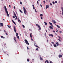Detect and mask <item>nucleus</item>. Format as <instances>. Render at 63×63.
Returning a JSON list of instances; mask_svg holds the SVG:
<instances>
[{
    "mask_svg": "<svg viewBox=\"0 0 63 63\" xmlns=\"http://www.w3.org/2000/svg\"><path fill=\"white\" fill-rule=\"evenodd\" d=\"M18 21L19 23H20V22H21V21H20V20H19V18H18Z\"/></svg>",
    "mask_w": 63,
    "mask_h": 63,
    "instance_id": "nucleus-15",
    "label": "nucleus"
},
{
    "mask_svg": "<svg viewBox=\"0 0 63 63\" xmlns=\"http://www.w3.org/2000/svg\"><path fill=\"white\" fill-rule=\"evenodd\" d=\"M59 32L60 33H62V31H60Z\"/></svg>",
    "mask_w": 63,
    "mask_h": 63,
    "instance_id": "nucleus-45",
    "label": "nucleus"
},
{
    "mask_svg": "<svg viewBox=\"0 0 63 63\" xmlns=\"http://www.w3.org/2000/svg\"><path fill=\"white\" fill-rule=\"evenodd\" d=\"M16 38L15 37H14V41H16Z\"/></svg>",
    "mask_w": 63,
    "mask_h": 63,
    "instance_id": "nucleus-32",
    "label": "nucleus"
},
{
    "mask_svg": "<svg viewBox=\"0 0 63 63\" xmlns=\"http://www.w3.org/2000/svg\"><path fill=\"white\" fill-rule=\"evenodd\" d=\"M50 5H52V3H50Z\"/></svg>",
    "mask_w": 63,
    "mask_h": 63,
    "instance_id": "nucleus-61",
    "label": "nucleus"
},
{
    "mask_svg": "<svg viewBox=\"0 0 63 63\" xmlns=\"http://www.w3.org/2000/svg\"><path fill=\"white\" fill-rule=\"evenodd\" d=\"M0 24L2 27H3V23H0Z\"/></svg>",
    "mask_w": 63,
    "mask_h": 63,
    "instance_id": "nucleus-9",
    "label": "nucleus"
},
{
    "mask_svg": "<svg viewBox=\"0 0 63 63\" xmlns=\"http://www.w3.org/2000/svg\"><path fill=\"white\" fill-rule=\"evenodd\" d=\"M6 43H4V47H5L6 46Z\"/></svg>",
    "mask_w": 63,
    "mask_h": 63,
    "instance_id": "nucleus-26",
    "label": "nucleus"
},
{
    "mask_svg": "<svg viewBox=\"0 0 63 63\" xmlns=\"http://www.w3.org/2000/svg\"><path fill=\"white\" fill-rule=\"evenodd\" d=\"M13 18H15V16H13Z\"/></svg>",
    "mask_w": 63,
    "mask_h": 63,
    "instance_id": "nucleus-51",
    "label": "nucleus"
},
{
    "mask_svg": "<svg viewBox=\"0 0 63 63\" xmlns=\"http://www.w3.org/2000/svg\"><path fill=\"white\" fill-rule=\"evenodd\" d=\"M9 7H10V8H11V5H9Z\"/></svg>",
    "mask_w": 63,
    "mask_h": 63,
    "instance_id": "nucleus-58",
    "label": "nucleus"
},
{
    "mask_svg": "<svg viewBox=\"0 0 63 63\" xmlns=\"http://www.w3.org/2000/svg\"><path fill=\"white\" fill-rule=\"evenodd\" d=\"M20 3L21 5H22V2H21L20 1Z\"/></svg>",
    "mask_w": 63,
    "mask_h": 63,
    "instance_id": "nucleus-46",
    "label": "nucleus"
},
{
    "mask_svg": "<svg viewBox=\"0 0 63 63\" xmlns=\"http://www.w3.org/2000/svg\"><path fill=\"white\" fill-rule=\"evenodd\" d=\"M40 16H43V15L42 14H41L40 15Z\"/></svg>",
    "mask_w": 63,
    "mask_h": 63,
    "instance_id": "nucleus-39",
    "label": "nucleus"
},
{
    "mask_svg": "<svg viewBox=\"0 0 63 63\" xmlns=\"http://www.w3.org/2000/svg\"><path fill=\"white\" fill-rule=\"evenodd\" d=\"M54 47H56L57 46H56V45L54 44Z\"/></svg>",
    "mask_w": 63,
    "mask_h": 63,
    "instance_id": "nucleus-28",
    "label": "nucleus"
},
{
    "mask_svg": "<svg viewBox=\"0 0 63 63\" xmlns=\"http://www.w3.org/2000/svg\"><path fill=\"white\" fill-rule=\"evenodd\" d=\"M35 47H39L38 46L36 45H35Z\"/></svg>",
    "mask_w": 63,
    "mask_h": 63,
    "instance_id": "nucleus-33",
    "label": "nucleus"
},
{
    "mask_svg": "<svg viewBox=\"0 0 63 63\" xmlns=\"http://www.w3.org/2000/svg\"><path fill=\"white\" fill-rule=\"evenodd\" d=\"M1 38H3V36H1Z\"/></svg>",
    "mask_w": 63,
    "mask_h": 63,
    "instance_id": "nucleus-55",
    "label": "nucleus"
},
{
    "mask_svg": "<svg viewBox=\"0 0 63 63\" xmlns=\"http://www.w3.org/2000/svg\"><path fill=\"white\" fill-rule=\"evenodd\" d=\"M43 2H44V3H46V1L44 0L43 1Z\"/></svg>",
    "mask_w": 63,
    "mask_h": 63,
    "instance_id": "nucleus-48",
    "label": "nucleus"
},
{
    "mask_svg": "<svg viewBox=\"0 0 63 63\" xmlns=\"http://www.w3.org/2000/svg\"><path fill=\"white\" fill-rule=\"evenodd\" d=\"M49 5H46V9H47V8H49Z\"/></svg>",
    "mask_w": 63,
    "mask_h": 63,
    "instance_id": "nucleus-5",
    "label": "nucleus"
},
{
    "mask_svg": "<svg viewBox=\"0 0 63 63\" xmlns=\"http://www.w3.org/2000/svg\"><path fill=\"white\" fill-rule=\"evenodd\" d=\"M57 31L56 32H58V30L57 29H56Z\"/></svg>",
    "mask_w": 63,
    "mask_h": 63,
    "instance_id": "nucleus-56",
    "label": "nucleus"
},
{
    "mask_svg": "<svg viewBox=\"0 0 63 63\" xmlns=\"http://www.w3.org/2000/svg\"><path fill=\"white\" fill-rule=\"evenodd\" d=\"M41 19L42 20L43 19V17H41Z\"/></svg>",
    "mask_w": 63,
    "mask_h": 63,
    "instance_id": "nucleus-52",
    "label": "nucleus"
},
{
    "mask_svg": "<svg viewBox=\"0 0 63 63\" xmlns=\"http://www.w3.org/2000/svg\"><path fill=\"white\" fill-rule=\"evenodd\" d=\"M15 17H16V18H15V20H16V19H17V16H16Z\"/></svg>",
    "mask_w": 63,
    "mask_h": 63,
    "instance_id": "nucleus-21",
    "label": "nucleus"
},
{
    "mask_svg": "<svg viewBox=\"0 0 63 63\" xmlns=\"http://www.w3.org/2000/svg\"><path fill=\"white\" fill-rule=\"evenodd\" d=\"M38 28H39V29H38V30H41V28H40V26H39V27H38Z\"/></svg>",
    "mask_w": 63,
    "mask_h": 63,
    "instance_id": "nucleus-24",
    "label": "nucleus"
},
{
    "mask_svg": "<svg viewBox=\"0 0 63 63\" xmlns=\"http://www.w3.org/2000/svg\"><path fill=\"white\" fill-rule=\"evenodd\" d=\"M12 21L13 23L14 24H15V25H16V23L15 22V21H14V20H12Z\"/></svg>",
    "mask_w": 63,
    "mask_h": 63,
    "instance_id": "nucleus-12",
    "label": "nucleus"
},
{
    "mask_svg": "<svg viewBox=\"0 0 63 63\" xmlns=\"http://www.w3.org/2000/svg\"><path fill=\"white\" fill-rule=\"evenodd\" d=\"M36 26H38V27H40V25L38 24H36Z\"/></svg>",
    "mask_w": 63,
    "mask_h": 63,
    "instance_id": "nucleus-16",
    "label": "nucleus"
},
{
    "mask_svg": "<svg viewBox=\"0 0 63 63\" xmlns=\"http://www.w3.org/2000/svg\"><path fill=\"white\" fill-rule=\"evenodd\" d=\"M46 62H47V63H49L48 62V61L47 60H46V61H45V63H47Z\"/></svg>",
    "mask_w": 63,
    "mask_h": 63,
    "instance_id": "nucleus-20",
    "label": "nucleus"
},
{
    "mask_svg": "<svg viewBox=\"0 0 63 63\" xmlns=\"http://www.w3.org/2000/svg\"><path fill=\"white\" fill-rule=\"evenodd\" d=\"M4 8L5 11V14L6 15H7V16L8 17H9V13H8V10H7V9L6 8V6H4Z\"/></svg>",
    "mask_w": 63,
    "mask_h": 63,
    "instance_id": "nucleus-1",
    "label": "nucleus"
},
{
    "mask_svg": "<svg viewBox=\"0 0 63 63\" xmlns=\"http://www.w3.org/2000/svg\"><path fill=\"white\" fill-rule=\"evenodd\" d=\"M45 35L46 37H47V34H46V33H45Z\"/></svg>",
    "mask_w": 63,
    "mask_h": 63,
    "instance_id": "nucleus-35",
    "label": "nucleus"
},
{
    "mask_svg": "<svg viewBox=\"0 0 63 63\" xmlns=\"http://www.w3.org/2000/svg\"><path fill=\"white\" fill-rule=\"evenodd\" d=\"M24 41L25 42V43H26L27 45H29V43H28V41H27V40L25 39V40Z\"/></svg>",
    "mask_w": 63,
    "mask_h": 63,
    "instance_id": "nucleus-3",
    "label": "nucleus"
},
{
    "mask_svg": "<svg viewBox=\"0 0 63 63\" xmlns=\"http://www.w3.org/2000/svg\"><path fill=\"white\" fill-rule=\"evenodd\" d=\"M13 12V13H14V15L15 16H16V13H15V12H14V11Z\"/></svg>",
    "mask_w": 63,
    "mask_h": 63,
    "instance_id": "nucleus-19",
    "label": "nucleus"
},
{
    "mask_svg": "<svg viewBox=\"0 0 63 63\" xmlns=\"http://www.w3.org/2000/svg\"><path fill=\"white\" fill-rule=\"evenodd\" d=\"M36 50H39V49H38V48H37L36 49Z\"/></svg>",
    "mask_w": 63,
    "mask_h": 63,
    "instance_id": "nucleus-43",
    "label": "nucleus"
},
{
    "mask_svg": "<svg viewBox=\"0 0 63 63\" xmlns=\"http://www.w3.org/2000/svg\"><path fill=\"white\" fill-rule=\"evenodd\" d=\"M18 36V33H16V37H17V36Z\"/></svg>",
    "mask_w": 63,
    "mask_h": 63,
    "instance_id": "nucleus-31",
    "label": "nucleus"
},
{
    "mask_svg": "<svg viewBox=\"0 0 63 63\" xmlns=\"http://www.w3.org/2000/svg\"><path fill=\"white\" fill-rule=\"evenodd\" d=\"M30 36L31 38H32V33H30Z\"/></svg>",
    "mask_w": 63,
    "mask_h": 63,
    "instance_id": "nucleus-13",
    "label": "nucleus"
},
{
    "mask_svg": "<svg viewBox=\"0 0 63 63\" xmlns=\"http://www.w3.org/2000/svg\"><path fill=\"white\" fill-rule=\"evenodd\" d=\"M52 22H53V23H55L54 24L55 25H56V24H55V23H56V21H55V20H52Z\"/></svg>",
    "mask_w": 63,
    "mask_h": 63,
    "instance_id": "nucleus-4",
    "label": "nucleus"
},
{
    "mask_svg": "<svg viewBox=\"0 0 63 63\" xmlns=\"http://www.w3.org/2000/svg\"><path fill=\"white\" fill-rule=\"evenodd\" d=\"M62 57V55L60 54L59 55V58H61Z\"/></svg>",
    "mask_w": 63,
    "mask_h": 63,
    "instance_id": "nucleus-6",
    "label": "nucleus"
},
{
    "mask_svg": "<svg viewBox=\"0 0 63 63\" xmlns=\"http://www.w3.org/2000/svg\"><path fill=\"white\" fill-rule=\"evenodd\" d=\"M25 35L26 36H27V32H25Z\"/></svg>",
    "mask_w": 63,
    "mask_h": 63,
    "instance_id": "nucleus-17",
    "label": "nucleus"
},
{
    "mask_svg": "<svg viewBox=\"0 0 63 63\" xmlns=\"http://www.w3.org/2000/svg\"><path fill=\"white\" fill-rule=\"evenodd\" d=\"M49 24H50V25H51V26H52L53 27V25H52V23H50V22H49Z\"/></svg>",
    "mask_w": 63,
    "mask_h": 63,
    "instance_id": "nucleus-14",
    "label": "nucleus"
},
{
    "mask_svg": "<svg viewBox=\"0 0 63 63\" xmlns=\"http://www.w3.org/2000/svg\"><path fill=\"white\" fill-rule=\"evenodd\" d=\"M56 45H57V46H59V44H58V42L56 43Z\"/></svg>",
    "mask_w": 63,
    "mask_h": 63,
    "instance_id": "nucleus-18",
    "label": "nucleus"
},
{
    "mask_svg": "<svg viewBox=\"0 0 63 63\" xmlns=\"http://www.w3.org/2000/svg\"><path fill=\"white\" fill-rule=\"evenodd\" d=\"M32 6H33V7H34V5L33 4L32 5Z\"/></svg>",
    "mask_w": 63,
    "mask_h": 63,
    "instance_id": "nucleus-63",
    "label": "nucleus"
},
{
    "mask_svg": "<svg viewBox=\"0 0 63 63\" xmlns=\"http://www.w3.org/2000/svg\"><path fill=\"white\" fill-rule=\"evenodd\" d=\"M44 23L45 25H47V22H44Z\"/></svg>",
    "mask_w": 63,
    "mask_h": 63,
    "instance_id": "nucleus-25",
    "label": "nucleus"
},
{
    "mask_svg": "<svg viewBox=\"0 0 63 63\" xmlns=\"http://www.w3.org/2000/svg\"><path fill=\"white\" fill-rule=\"evenodd\" d=\"M17 38H18V39H19V36H17Z\"/></svg>",
    "mask_w": 63,
    "mask_h": 63,
    "instance_id": "nucleus-37",
    "label": "nucleus"
},
{
    "mask_svg": "<svg viewBox=\"0 0 63 63\" xmlns=\"http://www.w3.org/2000/svg\"><path fill=\"white\" fill-rule=\"evenodd\" d=\"M49 28H50V29H53V28L51 26H50L49 27Z\"/></svg>",
    "mask_w": 63,
    "mask_h": 63,
    "instance_id": "nucleus-11",
    "label": "nucleus"
},
{
    "mask_svg": "<svg viewBox=\"0 0 63 63\" xmlns=\"http://www.w3.org/2000/svg\"><path fill=\"white\" fill-rule=\"evenodd\" d=\"M33 9H35V7H33Z\"/></svg>",
    "mask_w": 63,
    "mask_h": 63,
    "instance_id": "nucleus-41",
    "label": "nucleus"
},
{
    "mask_svg": "<svg viewBox=\"0 0 63 63\" xmlns=\"http://www.w3.org/2000/svg\"><path fill=\"white\" fill-rule=\"evenodd\" d=\"M7 26H8V28H11V27H10V26H9L8 25H7Z\"/></svg>",
    "mask_w": 63,
    "mask_h": 63,
    "instance_id": "nucleus-36",
    "label": "nucleus"
},
{
    "mask_svg": "<svg viewBox=\"0 0 63 63\" xmlns=\"http://www.w3.org/2000/svg\"><path fill=\"white\" fill-rule=\"evenodd\" d=\"M61 9L62 11V12H63V7H61Z\"/></svg>",
    "mask_w": 63,
    "mask_h": 63,
    "instance_id": "nucleus-27",
    "label": "nucleus"
},
{
    "mask_svg": "<svg viewBox=\"0 0 63 63\" xmlns=\"http://www.w3.org/2000/svg\"><path fill=\"white\" fill-rule=\"evenodd\" d=\"M19 11L21 13H23L22 11H21V10L20 9L19 10Z\"/></svg>",
    "mask_w": 63,
    "mask_h": 63,
    "instance_id": "nucleus-22",
    "label": "nucleus"
},
{
    "mask_svg": "<svg viewBox=\"0 0 63 63\" xmlns=\"http://www.w3.org/2000/svg\"><path fill=\"white\" fill-rule=\"evenodd\" d=\"M57 3V1H55V3L56 4V3Z\"/></svg>",
    "mask_w": 63,
    "mask_h": 63,
    "instance_id": "nucleus-50",
    "label": "nucleus"
},
{
    "mask_svg": "<svg viewBox=\"0 0 63 63\" xmlns=\"http://www.w3.org/2000/svg\"><path fill=\"white\" fill-rule=\"evenodd\" d=\"M29 30H30V31H31V29H29Z\"/></svg>",
    "mask_w": 63,
    "mask_h": 63,
    "instance_id": "nucleus-53",
    "label": "nucleus"
},
{
    "mask_svg": "<svg viewBox=\"0 0 63 63\" xmlns=\"http://www.w3.org/2000/svg\"><path fill=\"white\" fill-rule=\"evenodd\" d=\"M2 19L4 20V21H5V19Z\"/></svg>",
    "mask_w": 63,
    "mask_h": 63,
    "instance_id": "nucleus-59",
    "label": "nucleus"
},
{
    "mask_svg": "<svg viewBox=\"0 0 63 63\" xmlns=\"http://www.w3.org/2000/svg\"><path fill=\"white\" fill-rule=\"evenodd\" d=\"M25 15H26L27 13V11H26V9L24 8V7H23Z\"/></svg>",
    "mask_w": 63,
    "mask_h": 63,
    "instance_id": "nucleus-2",
    "label": "nucleus"
},
{
    "mask_svg": "<svg viewBox=\"0 0 63 63\" xmlns=\"http://www.w3.org/2000/svg\"><path fill=\"white\" fill-rule=\"evenodd\" d=\"M14 9H16V7L14 6Z\"/></svg>",
    "mask_w": 63,
    "mask_h": 63,
    "instance_id": "nucleus-49",
    "label": "nucleus"
},
{
    "mask_svg": "<svg viewBox=\"0 0 63 63\" xmlns=\"http://www.w3.org/2000/svg\"><path fill=\"white\" fill-rule=\"evenodd\" d=\"M5 34L6 35H8V34H7V33L6 32Z\"/></svg>",
    "mask_w": 63,
    "mask_h": 63,
    "instance_id": "nucleus-57",
    "label": "nucleus"
},
{
    "mask_svg": "<svg viewBox=\"0 0 63 63\" xmlns=\"http://www.w3.org/2000/svg\"><path fill=\"white\" fill-rule=\"evenodd\" d=\"M40 6L41 7H42V4H40Z\"/></svg>",
    "mask_w": 63,
    "mask_h": 63,
    "instance_id": "nucleus-47",
    "label": "nucleus"
},
{
    "mask_svg": "<svg viewBox=\"0 0 63 63\" xmlns=\"http://www.w3.org/2000/svg\"><path fill=\"white\" fill-rule=\"evenodd\" d=\"M51 43H52V44H54V43H53V42H51Z\"/></svg>",
    "mask_w": 63,
    "mask_h": 63,
    "instance_id": "nucleus-62",
    "label": "nucleus"
},
{
    "mask_svg": "<svg viewBox=\"0 0 63 63\" xmlns=\"http://www.w3.org/2000/svg\"><path fill=\"white\" fill-rule=\"evenodd\" d=\"M53 32H54V33H55V31H53Z\"/></svg>",
    "mask_w": 63,
    "mask_h": 63,
    "instance_id": "nucleus-60",
    "label": "nucleus"
},
{
    "mask_svg": "<svg viewBox=\"0 0 63 63\" xmlns=\"http://www.w3.org/2000/svg\"><path fill=\"white\" fill-rule=\"evenodd\" d=\"M50 63H52V61H50L49 62Z\"/></svg>",
    "mask_w": 63,
    "mask_h": 63,
    "instance_id": "nucleus-44",
    "label": "nucleus"
},
{
    "mask_svg": "<svg viewBox=\"0 0 63 63\" xmlns=\"http://www.w3.org/2000/svg\"><path fill=\"white\" fill-rule=\"evenodd\" d=\"M37 4H39V1H37Z\"/></svg>",
    "mask_w": 63,
    "mask_h": 63,
    "instance_id": "nucleus-54",
    "label": "nucleus"
},
{
    "mask_svg": "<svg viewBox=\"0 0 63 63\" xmlns=\"http://www.w3.org/2000/svg\"><path fill=\"white\" fill-rule=\"evenodd\" d=\"M40 59L41 60H43V58H42V57L41 56H40Z\"/></svg>",
    "mask_w": 63,
    "mask_h": 63,
    "instance_id": "nucleus-10",
    "label": "nucleus"
},
{
    "mask_svg": "<svg viewBox=\"0 0 63 63\" xmlns=\"http://www.w3.org/2000/svg\"><path fill=\"white\" fill-rule=\"evenodd\" d=\"M52 2L53 4H55V2H54V1Z\"/></svg>",
    "mask_w": 63,
    "mask_h": 63,
    "instance_id": "nucleus-38",
    "label": "nucleus"
},
{
    "mask_svg": "<svg viewBox=\"0 0 63 63\" xmlns=\"http://www.w3.org/2000/svg\"><path fill=\"white\" fill-rule=\"evenodd\" d=\"M35 13H37V11H36V9H35Z\"/></svg>",
    "mask_w": 63,
    "mask_h": 63,
    "instance_id": "nucleus-42",
    "label": "nucleus"
},
{
    "mask_svg": "<svg viewBox=\"0 0 63 63\" xmlns=\"http://www.w3.org/2000/svg\"><path fill=\"white\" fill-rule=\"evenodd\" d=\"M14 31L15 32H16V27H14Z\"/></svg>",
    "mask_w": 63,
    "mask_h": 63,
    "instance_id": "nucleus-7",
    "label": "nucleus"
},
{
    "mask_svg": "<svg viewBox=\"0 0 63 63\" xmlns=\"http://www.w3.org/2000/svg\"><path fill=\"white\" fill-rule=\"evenodd\" d=\"M4 32H6V31H5L4 30Z\"/></svg>",
    "mask_w": 63,
    "mask_h": 63,
    "instance_id": "nucleus-64",
    "label": "nucleus"
},
{
    "mask_svg": "<svg viewBox=\"0 0 63 63\" xmlns=\"http://www.w3.org/2000/svg\"><path fill=\"white\" fill-rule=\"evenodd\" d=\"M49 36H51V37H53V35L52 34H49Z\"/></svg>",
    "mask_w": 63,
    "mask_h": 63,
    "instance_id": "nucleus-8",
    "label": "nucleus"
},
{
    "mask_svg": "<svg viewBox=\"0 0 63 63\" xmlns=\"http://www.w3.org/2000/svg\"><path fill=\"white\" fill-rule=\"evenodd\" d=\"M60 39H58V40H59V41H60V42H61V40Z\"/></svg>",
    "mask_w": 63,
    "mask_h": 63,
    "instance_id": "nucleus-40",
    "label": "nucleus"
},
{
    "mask_svg": "<svg viewBox=\"0 0 63 63\" xmlns=\"http://www.w3.org/2000/svg\"><path fill=\"white\" fill-rule=\"evenodd\" d=\"M56 26H57V27H58V28H60V26H59L58 25H57Z\"/></svg>",
    "mask_w": 63,
    "mask_h": 63,
    "instance_id": "nucleus-23",
    "label": "nucleus"
},
{
    "mask_svg": "<svg viewBox=\"0 0 63 63\" xmlns=\"http://www.w3.org/2000/svg\"><path fill=\"white\" fill-rule=\"evenodd\" d=\"M27 61L28 62H29V59H27Z\"/></svg>",
    "mask_w": 63,
    "mask_h": 63,
    "instance_id": "nucleus-29",
    "label": "nucleus"
},
{
    "mask_svg": "<svg viewBox=\"0 0 63 63\" xmlns=\"http://www.w3.org/2000/svg\"><path fill=\"white\" fill-rule=\"evenodd\" d=\"M22 26H23V28H25V26H24V25H22Z\"/></svg>",
    "mask_w": 63,
    "mask_h": 63,
    "instance_id": "nucleus-34",
    "label": "nucleus"
},
{
    "mask_svg": "<svg viewBox=\"0 0 63 63\" xmlns=\"http://www.w3.org/2000/svg\"><path fill=\"white\" fill-rule=\"evenodd\" d=\"M58 37L59 38V39H62V38H61L59 36H58Z\"/></svg>",
    "mask_w": 63,
    "mask_h": 63,
    "instance_id": "nucleus-30",
    "label": "nucleus"
}]
</instances>
